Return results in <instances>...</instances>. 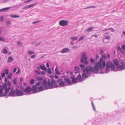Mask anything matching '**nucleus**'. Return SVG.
Returning <instances> with one entry per match:
<instances>
[{"instance_id": "1", "label": "nucleus", "mask_w": 125, "mask_h": 125, "mask_svg": "<svg viewBox=\"0 0 125 125\" xmlns=\"http://www.w3.org/2000/svg\"><path fill=\"white\" fill-rule=\"evenodd\" d=\"M106 55H104L100 58L99 62L95 63L94 68L91 65H89L87 67H86L85 69L83 70L82 76L83 77L88 78L89 76L88 75L90 74L92 72H94L95 73H103L102 72H99V70H102L106 65V62L105 60L106 59Z\"/></svg>"}, {"instance_id": "2", "label": "nucleus", "mask_w": 125, "mask_h": 125, "mask_svg": "<svg viewBox=\"0 0 125 125\" xmlns=\"http://www.w3.org/2000/svg\"><path fill=\"white\" fill-rule=\"evenodd\" d=\"M56 80L53 79L50 80L48 79L47 81V85L46 79H44L42 82V86L45 89H48L58 87L59 86L56 84Z\"/></svg>"}, {"instance_id": "3", "label": "nucleus", "mask_w": 125, "mask_h": 125, "mask_svg": "<svg viewBox=\"0 0 125 125\" xmlns=\"http://www.w3.org/2000/svg\"><path fill=\"white\" fill-rule=\"evenodd\" d=\"M114 64L116 66V68H118V66L119 65V62L117 59L114 60L113 63L111 61H108L106 63V70L108 71L110 68L113 71H115V67L114 66Z\"/></svg>"}, {"instance_id": "4", "label": "nucleus", "mask_w": 125, "mask_h": 125, "mask_svg": "<svg viewBox=\"0 0 125 125\" xmlns=\"http://www.w3.org/2000/svg\"><path fill=\"white\" fill-rule=\"evenodd\" d=\"M11 87L7 88L6 84H3V86L0 85V97L6 96L9 91Z\"/></svg>"}, {"instance_id": "5", "label": "nucleus", "mask_w": 125, "mask_h": 125, "mask_svg": "<svg viewBox=\"0 0 125 125\" xmlns=\"http://www.w3.org/2000/svg\"><path fill=\"white\" fill-rule=\"evenodd\" d=\"M81 58L80 60L81 62L85 64H87L88 62L87 61V57L86 55V53H83L81 56Z\"/></svg>"}, {"instance_id": "6", "label": "nucleus", "mask_w": 125, "mask_h": 125, "mask_svg": "<svg viewBox=\"0 0 125 125\" xmlns=\"http://www.w3.org/2000/svg\"><path fill=\"white\" fill-rule=\"evenodd\" d=\"M56 83H59V85H58L59 87H63L65 86V83L63 81V79L61 78H60L58 79L57 81L56 80Z\"/></svg>"}, {"instance_id": "7", "label": "nucleus", "mask_w": 125, "mask_h": 125, "mask_svg": "<svg viewBox=\"0 0 125 125\" xmlns=\"http://www.w3.org/2000/svg\"><path fill=\"white\" fill-rule=\"evenodd\" d=\"M69 23L68 21L67 20H62L60 21L59 22V25L63 26H67Z\"/></svg>"}, {"instance_id": "8", "label": "nucleus", "mask_w": 125, "mask_h": 125, "mask_svg": "<svg viewBox=\"0 0 125 125\" xmlns=\"http://www.w3.org/2000/svg\"><path fill=\"white\" fill-rule=\"evenodd\" d=\"M15 90L16 96H20L24 95L23 91L21 90H19L18 88L15 89Z\"/></svg>"}, {"instance_id": "9", "label": "nucleus", "mask_w": 125, "mask_h": 125, "mask_svg": "<svg viewBox=\"0 0 125 125\" xmlns=\"http://www.w3.org/2000/svg\"><path fill=\"white\" fill-rule=\"evenodd\" d=\"M121 63L122 64L120 65H119V66H118V68H116L118 71L123 70L125 69V62H121Z\"/></svg>"}, {"instance_id": "10", "label": "nucleus", "mask_w": 125, "mask_h": 125, "mask_svg": "<svg viewBox=\"0 0 125 125\" xmlns=\"http://www.w3.org/2000/svg\"><path fill=\"white\" fill-rule=\"evenodd\" d=\"M11 90L8 94L9 96H16L15 89L13 90L12 89Z\"/></svg>"}, {"instance_id": "11", "label": "nucleus", "mask_w": 125, "mask_h": 125, "mask_svg": "<svg viewBox=\"0 0 125 125\" xmlns=\"http://www.w3.org/2000/svg\"><path fill=\"white\" fill-rule=\"evenodd\" d=\"M64 82L65 83H67L69 85H71L72 84L70 80L68 78L65 77L64 78Z\"/></svg>"}, {"instance_id": "12", "label": "nucleus", "mask_w": 125, "mask_h": 125, "mask_svg": "<svg viewBox=\"0 0 125 125\" xmlns=\"http://www.w3.org/2000/svg\"><path fill=\"white\" fill-rule=\"evenodd\" d=\"M23 92L27 93H29L31 91V88L29 86H27L26 87L25 89L23 90Z\"/></svg>"}, {"instance_id": "13", "label": "nucleus", "mask_w": 125, "mask_h": 125, "mask_svg": "<svg viewBox=\"0 0 125 125\" xmlns=\"http://www.w3.org/2000/svg\"><path fill=\"white\" fill-rule=\"evenodd\" d=\"M37 87L35 86H33L31 88V91L33 92V93H36L38 92H37Z\"/></svg>"}, {"instance_id": "14", "label": "nucleus", "mask_w": 125, "mask_h": 125, "mask_svg": "<svg viewBox=\"0 0 125 125\" xmlns=\"http://www.w3.org/2000/svg\"><path fill=\"white\" fill-rule=\"evenodd\" d=\"M69 49L68 48H63L61 51V52L62 53H66L69 51Z\"/></svg>"}, {"instance_id": "15", "label": "nucleus", "mask_w": 125, "mask_h": 125, "mask_svg": "<svg viewBox=\"0 0 125 125\" xmlns=\"http://www.w3.org/2000/svg\"><path fill=\"white\" fill-rule=\"evenodd\" d=\"M77 79L80 81H82L84 80V78L82 77L80 74L77 76Z\"/></svg>"}, {"instance_id": "16", "label": "nucleus", "mask_w": 125, "mask_h": 125, "mask_svg": "<svg viewBox=\"0 0 125 125\" xmlns=\"http://www.w3.org/2000/svg\"><path fill=\"white\" fill-rule=\"evenodd\" d=\"M11 7H8L2 9L0 10V12H2V11H4L5 12L6 11L8 10L9 9L11 8Z\"/></svg>"}, {"instance_id": "17", "label": "nucleus", "mask_w": 125, "mask_h": 125, "mask_svg": "<svg viewBox=\"0 0 125 125\" xmlns=\"http://www.w3.org/2000/svg\"><path fill=\"white\" fill-rule=\"evenodd\" d=\"M6 84L7 88H9V87L11 88H10V89L9 90H10L12 89V88L10 87L11 85V83L10 82H8L7 83V84L6 83H4V84Z\"/></svg>"}, {"instance_id": "18", "label": "nucleus", "mask_w": 125, "mask_h": 125, "mask_svg": "<svg viewBox=\"0 0 125 125\" xmlns=\"http://www.w3.org/2000/svg\"><path fill=\"white\" fill-rule=\"evenodd\" d=\"M40 67L41 69L42 70L46 71L47 70V68L45 67V65H40Z\"/></svg>"}, {"instance_id": "19", "label": "nucleus", "mask_w": 125, "mask_h": 125, "mask_svg": "<svg viewBox=\"0 0 125 125\" xmlns=\"http://www.w3.org/2000/svg\"><path fill=\"white\" fill-rule=\"evenodd\" d=\"M13 60V58L12 57H8L7 63H10Z\"/></svg>"}, {"instance_id": "20", "label": "nucleus", "mask_w": 125, "mask_h": 125, "mask_svg": "<svg viewBox=\"0 0 125 125\" xmlns=\"http://www.w3.org/2000/svg\"><path fill=\"white\" fill-rule=\"evenodd\" d=\"M71 78L72 79V82L75 83L77 81V79L74 77H71Z\"/></svg>"}, {"instance_id": "21", "label": "nucleus", "mask_w": 125, "mask_h": 125, "mask_svg": "<svg viewBox=\"0 0 125 125\" xmlns=\"http://www.w3.org/2000/svg\"><path fill=\"white\" fill-rule=\"evenodd\" d=\"M75 69L77 73H79L80 72V68L79 67L75 66Z\"/></svg>"}, {"instance_id": "22", "label": "nucleus", "mask_w": 125, "mask_h": 125, "mask_svg": "<svg viewBox=\"0 0 125 125\" xmlns=\"http://www.w3.org/2000/svg\"><path fill=\"white\" fill-rule=\"evenodd\" d=\"M10 17L12 18H19V16L18 15H16L14 14H12L10 15Z\"/></svg>"}, {"instance_id": "23", "label": "nucleus", "mask_w": 125, "mask_h": 125, "mask_svg": "<svg viewBox=\"0 0 125 125\" xmlns=\"http://www.w3.org/2000/svg\"><path fill=\"white\" fill-rule=\"evenodd\" d=\"M78 38L77 37H71L70 38V39L71 40H73L74 41L75 40H77Z\"/></svg>"}, {"instance_id": "24", "label": "nucleus", "mask_w": 125, "mask_h": 125, "mask_svg": "<svg viewBox=\"0 0 125 125\" xmlns=\"http://www.w3.org/2000/svg\"><path fill=\"white\" fill-rule=\"evenodd\" d=\"M109 29L112 32H114V29L112 28H108V29H104V30H103L102 31H106L107 30H109Z\"/></svg>"}, {"instance_id": "25", "label": "nucleus", "mask_w": 125, "mask_h": 125, "mask_svg": "<svg viewBox=\"0 0 125 125\" xmlns=\"http://www.w3.org/2000/svg\"><path fill=\"white\" fill-rule=\"evenodd\" d=\"M94 27H91L90 28H88L86 29V31L87 32H90L93 29Z\"/></svg>"}, {"instance_id": "26", "label": "nucleus", "mask_w": 125, "mask_h": 125, "mask_svg": "<svg viewBox=\"0 0 125 125\" xmlns=\"http://www.w3.org/2000/svg\"><path fill=\"white\" fill-rule=\"evenodd\" d=\"M37 3H34L31 4L28 6V8H30L31 7H32L34 6H35V5L37 4Z\"/></svg>"}, {"instance_id": "27", "label": "nucleus", "mask_w": 125, "mask_h": 125, "mask_svg": "<svg viewBox=\"0 0 125 125\" xmlns=\"http://www.w3.org/2000/svg\"><path fill=\"white\" fill-rule=\"evenodd\" d=\"M13 75V73H10L8 76V78L10 79H11Z\"/></svg>"}, {"instance_id": "28", "label": "nucleus", "mask_w": 125, "mask_h": 125, "mask_svg": "<svg viewBox=\"0 0 125 125\" xmlns=\"http://www.w3.org/2000/svg\"><path fill=\"white\" fill-rule=\"evenodd\" d=\"M79 66L82 69H84L85 67V66L84 65L82 64H80Z\"/></svg>"}, {"instance_id": "29", "label": "nucleus", "mask_w": 125, "mask_h": 125, "mask_svg": "<svg viewBox=\"0 0 125 125\" xmlns=\"http://www.w3.org/2000/svg\"><path fill=\"white\" fill-rule=\"evenodd\" d=\"M2 51L3 53L4 54H6L7 52V51L6 49H3Z\"/></svg>"}, {"instance_id": "30", "label": "nucleus", "mask_w": 125, "mask_h": 125, "mask_svg": "<svg viewBox=\"0 0 125 125\" xmlns=\"http://www.w3.org/2000/svg\"><path fill=\"white\" fill-rule=\"evenodd\" d=\"M4 73L6 75H7L9 73V70L8 69H6L4 71Z\"/></svg>"}, {"instance_id": "31", "label": "nucleus", "mask_w": 125, "mask_h": 125, "mask_svg": "<svg viewBox=\"0 0 125 125\" xmlns=\"http://www.w3.org/2000/svg\"><path fill=\"white\" fill-rule=\"evenodd\" d=\"M5 38L1 37H0V42L2 41L3 42H5Z\"/></svg>"}, {"instance_id": "32", "label": "nucleus", "mask_w": 125, "mask_h": 125, "mask_svg": "<svg viewBox=\"0 0 125 125\" xmlns=\"http://www.w3.org/2000/svg\"><path fill=\"white\" fill-rule=\"evenodd\" d=\"M84 36H82L81 37H80L79 38L78 40L77 41L79 42L81 40H83L84 38Z\"/></svg>"}, {"instance_id": "33", "label": "nucleus", "mask_w": 125, "mask_h": 125, "mask_svg": "<svg viewBox=\"0 0 125 125\" xmlns=\"http://www.w3.org/2000/svg\"><path fill=\"white\" fill-rule=\"evenodd\" d=\"M6 25H10L11 24V22L9 21H6Z\"/></svg>"}, {"instance_id": "34", "label": "nucleus", "mask_w": 125, "mask_h": 125, "mask_svg": "<svg viewBox=\"0 0 125 125\" xmlns=\"http://www.w3.org/2000/svg\"><path fill=\"white\" fill-rule=\"evenodd\" d=\"M28 54L29 55H31L34 53V52L31 51H28Z\"/></svg>"}, {"instance_id": "35", "label": "nucleus", "mask_w": 125, "mask_h": 125, "mask_svg": "<svg viewBox=\"0 0 125 125\" xmlns=\"http://www.w3.org/2000/svg\"><path fill=\"white\" fill-rule=\"evenodd\" d=\"M17 79L16 78H15L14 79L13 83L15 84H17Z\"/></svg>"}, {"instance_id": "36", "label": "nucleus", "mask_w": 125, "mask_h": 125, "mask_svg": "<svg viewBox=\"0 0 125 125\" xmlns=\"http://www.w3.org/2000/svg\"><path fill=\"white\" fill-rule=\"evenodd\" d=\"M34 80L33 79H32L30 80V83L32 84H34Z\"/></svg>"}, {"instance_id": "37", "label": "nucleus", "mask_w": 125, "mask_h": 125, "mask_svg": "<svg viewBox=\"0 0 125 125\" xmlns=\"http://www.w3.org/2000/svg\"><path fill=\"white\" fill-rule=\"evenodd\" d=\"M38 89L39 90V91H38V92L42 91H43V87L41 86H40L39 87Z\"/></svg>"}, {"instance_id": "38", "label": "nucleus", "mask_w": 125, "mask_h": 125, "mask_svg": "<svg viewBox=\"0 0 125 125\" xmlns=\"http://www.w3.org/2000/svg\"><path fill=\"white\" fill-rule=\"evenodd\" d=\"M90 61L92 63L94 62H95V61L94 59L92 58H90Z\"/></svg>"}, {"instance_id": "39", "label": "nucleus", "mask_w": 125, "mask_h": 125, "mask_svg": "<svg viewBox=\"0 0 125 125\" xmlns=\"http://www.w3.org/2000/svg\"><path fill=\"white\" fill-rule=\"evenodd\" d=\"M47 73H49L50 74H51L52 72L50 68H49L48 69H47Z\"/></svg>"}, {"instance_id": "40", "label": "nucleus", "mask_w": 125, "mask_h": 125, "mask_svg": "<svg viewBox=\"0 0 125 125\" xmlns=\"http://www.w3.org/2000/svg\"><path fill=\"white\" fill-rule=\"evenodd\" d=\"M41 82H38L36 83L35 84V86H38L39 85L41 84Z\"/></svg>"}, {"instance_id": "41", "label": "nucleus", "mask_w": 125, "mask_h": 125, "mask_svg": "<svg viewBox=\"0 0 125 125\" xmlns=\"http://www.w3.org/2000/svg\"><path fill=\"white\" fill-rule=\"evenodd\" d=\"M38 80H43V78L42 77H39L37 78Z\"/></svg>"}, {"instance_id": "42", "label": "nucleus", "mask_w": 125, "mask_h": 125, "mask_svg": "<svg viewBox=\"0 0 125 125\" xmlns=\"http://www.w3.org/2000/svg\"><path fill=\"white\" fill-rule=\"evenodd\" d=\"M41 21H34V22H32V23L33 24H36V23H39V22H41Z\"/></svg>"}, {"instance_id": "43", "label": "nucleus", "mask_w": 125, "mask_h": 125, "mask_svg": "<svg viewBox=\"0 0 125 125\" xmlns=\"http://www.w3.org/2000/svg\"><path fill=\"white\" fill-rule=\"evenodd\" d=\"M96 7H95L94 6H91L88 7H87L86 8H85V9H88V8H95Z\"/></svg>"}, {"instance_id": "44", "label": "nucleus", "mask_w": 125, "mask_h": 125, "mask_svg": "<svg viewBox=\"0 0 125 125\" xmlns=\"http://www.w3.org/2000/svg\"><path fill=\"white\" fill-rule=\"evenodd\" d=\"M110 37H111L110 36H107L105 37V38L106 39L109 40L110 39Z\"/></svg>"}, {"instance_id": "45", "label": "nucleus", "mask_w": 125, "mask_h": 125, "mask_svg": "<svg viewBox=\"0 0 125 125\" xmlns=\"http://www.w3.org/2000/svg\"><path fill=\"white\" fill-rule=\"evenodd\" d=\"M56 74H57L58 75H60L61 74V73L59 72V70H57V71L56 72Z\"/></svg>"}, {"instance_id": "46", "label": "nucleus", "mask_w": 125, "mask_h": 125, "mask_svg": "<svg viewBox=\"0 0 125 125\" xmlns=\"http://www.w3.org/2000/svg\"><path fill=\"white\" fill-rule=\"evenodd\" d=\"M35 56H36V55H34L31 56V58L32 59H34L35 57Z\"/></svg>"}, {"instance_id": "47", "label": "nucleus", "mask_w": 125, "mask_h": 125, "mask_svg": "<svg viewBox=\"0 0 125 125\" xmlns=\"http://www.w3.org/2000/svg\"><path fill=\"white\" fill-rule=\"evenodd\" d=\"M35 73L38 74H41V73L39 72L38 71L36 70L35 71Z\"/></svg>"}, {"instance_id": "48", "label": "nucleus", "mask_w": 125, "mask_h": 125, "mask_svg": "<svg viewBox=\"0 0 125 125\" xmlns=\"http://www.w3.org/2000/svg\"><path fill=\"white\" fill-rule=\"evenodd\" d=\"M3 18L2 16H1L0 17V21H2L3 20Z\"/></svg>"}, {"instance_id": "49", "label": "nucleus", "mask_w": 125, "mask_h": 125, "mask_svg": "<svg viewBox=\"0 0 125 125\" xmlns=\"http://www.w3.org/2000/svg\"><path fill=\"white\" fill-rule=\"evenodd\" d=\"M17 43L18 45H20L21 44V45L22 44V43L20 41H18L17 42Z\"/></svg>"}, {"instance_id": "50", "label": "nucleus", "mask_w": 125, "mask_h": 125, "mask_svg": "<svg viewBox=\"0 0 125 125\" xmlns=\"http://www.w3.org/2000/svg\"><path fill=\"white\" fill-rule=\"evenodd\" d=\"M99 51H100V54H101L102 53H103L104 52V51L102 50H99Z\"/></svg>"}, {"instance_id": "51", "label": "nucleus", "mask_w": 125, "mask_h": 125, "mask_svg": "<svg viewBox=\"0 0 125 125\" xmlns=\"http://www.w3.org/2000/svg\"><path fill=\"white\" fill-rule=\"evenodd\" d=\"M5 74L4 73H1V75L2 77H3L5 76Z\"/></svg>"}, {"instance_id": "52", "label": "nucleus", "mask_w": 125, "mask_h": 125, "mask_svg": "<svg viewBox=\"0 0 125 125\" xmlns=\"http://www.w3.org/2000/svg\"><path fill=\"white\" fill-rule=\"evenodd\" d=\"M29 8H28V6H27L23 8V9H28Z\"/></svg>"}, {"instance_id": "53", "label": "nucleus", "mask_w": 125, "mask_h": 125, "mask_svg": "<svg viewBox=\"0 0 125 125\" xmlns=\"http://www.w3.org/2000/svg\"><path fill=\"white\" fill-rule=\"evenodd\" d=\"M122 48L125 51V45H123L122 47Z\"/></svg>"}, {"instance_id": "54", "label": "nucleus", "mask_w": 125, "mask_h": 125, "mask_svg": "<svg viewBox=\"0 0 125 125\" xmlns=\"http://www.w3.org/2000/svg\"><path fill=\"white\" fill-rule=\"evenodd\" d=\"M41 73L43 76H44L45 74V72L44 71H42Z\"/></svg>"}, {"instance_id": "55", "label": "nucleus", "mask_w": 125, "mask_h": 125, "mask_svg": "<svg viewBox=\"0 0 125 125\" xmlns=\"http://www.w3.org/2000/svg\"><path fill=\"white\" fill-rule=\"evenodd\" d=\"M16 70H17V68H16V67L15 68H14V70H13V73H15L16 71Z\"/></svg>"}, {"instance_id": "56", "label": "nucleus", "mask_w": 125, "mask_h": 125, "mask_svg": "<svg viewBox=\"0 0 125 125\" xmlns=\"http://www.w3.org/2000/svg\"><path fill=\"white\" fill-rule=\"evenodd\" d=\"M7 81H8V80H7V78L6 77H5L4 79L5 82V83H7Z\"/></svg>"}, {"instance_id": "57", "label": "nucleus", "mask_w": 125, "mask_h": 125, "mask_svg": "<svg viewBox=\"0 0 125 125\" xmlns=\"http://www.w3.org/2000/svg\"><path fill=\"white\" fill-rule=\"evenodd\" d=\"M92 106H93V108L94 110V111H95L96 109H95V106L94 105H92Z\"/></svg>"}, {"instance_id": "58", "label": "nucleus", "mask_w": 125, "mask_h": 125, "mask_svg": "<svg viewBox=\"0 0 125 125\" xmlns=\"http://www.w3.org/2000/svg\"><path fill=\"white\" fill-rule=\"evenodd\" d=\"M32 0H28L25 1L24 2V3H26L28 2H29L30 1H32Z\"/></svg>"}, {"instance_id": "59", "label": "nucleus", "mask_w": 125, "mask_h": 125, "mask_svg": "<svg viewBox=\"0 0 125 125\" xmlns=\"http://www.w3.org/2000/svg\"><path fill=\"white\" fill-rule=\"evenodd\" d=\"M20 70L19 68H18V71L17 72H16V74H18L20 72Z\"/></svg>"}, {"instance_id": "60", "label": "nucleus", "mask_w": 125, "mask_h": 125, "mask_svg": "<svg viewBox=\"0 0 125 125\" xmlns=\"http://www.w3.org/2000/svg\"><path fill=\"white\" fill-rule=\"evenodd\" d=\"M99 56L97 55V54L96 55V60H98L99 59Z\"/></svg>"}, {"instance_id": "61", "label": "nucleus", "mask_w": 125, "mask_h": 125, "mask_svg": "<svg viewBox=\"0 0 125 125\" xmlns=\"http://www.w3.org/2000/svg\"><path fill=\"white\" fill-rule=\"evenodd\" d=\"M120 52L123 54H124V51L123 50L121 49L120 51Z\"/></svg>"}, {"instance_id": "62", "label": "nucleus", "mask_w": 125, "mask_h": 125, "mask_svg": "<svg viewBox=\"0 0 125 125\" xmlns=\"http://www.w3.org/2000/svg\"><path fill=\"white\" fill-rule=\"evenodd\" d=\"M117 47L118 48V50L120 51L121 49L119 46H117Z\"/></svg>"}, {"instance_id": "63", "label": "nucleus", "mask_w": 125, "mask_h": 125, "mask_svg": "<svg viewBox=\"0 0 125 125\" xmlns=\"http://www.w3.org/2000/svg\"><path fill=\"white\" fill-rule=\"evenodd\" d=\"M110 57V55L109 54L107 55V56L106 57V58H109Z\"/></svg>"}, {"instance_id": "64", "label": "nucleus", "mask_w": 125, "mask_h": 125, "mask_svg": "<svg viewBox=\"0 0 125 125\" xmlns=\"http://www.w3.org/2000/svg\"><path fill=\"white\" fill-rule=\"evenodd\" d=\"M93 36H94L96 38H97L98 37V36L97 35H93L92 36V37H93Z\"/></svg>"}]
</instances>
